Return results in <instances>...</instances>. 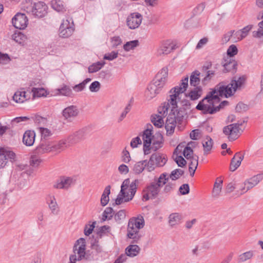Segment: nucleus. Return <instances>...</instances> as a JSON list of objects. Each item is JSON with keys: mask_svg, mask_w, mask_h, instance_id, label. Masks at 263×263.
Listing matches in <instances>:
<instances>
[{"mask_svg": "<svg viewBox=\"0 0 263 263\" xmlns=\"http://www.w3.org/2000/svg\"><path fill=\"white\" fill-rule=\"evenodd\" d=\"M245 81L244 76L234 77L227 86L217 85L201 100L196 108L204 114H213L218 111L217 106L220 101L219 97L228 98L233 96L237 89L241 88Z\"/></svg>", "mask_w": 263, "mask_h": 263, "instance_id": "1", "label": "nucleus"}, {"mask_svg": "<svg viewBox=\"0 0 263 263\" xmlns=\"http://www.w3.org/2000/svg\"><path fill=\"white\" fill-rule=\"evenodd\" d=\"M168 69L163 67L157 74L155 78L149 84L145 92V96L147 100L155 97L161 91L167 80Z\"/></svg>", "mask_w": 263, "mask_h": 263, "instance_id": "2", "label": "nucleus"}, {"mask_svg": "<svg viewBox=\"0 0 263 263\" xmlns=\"http://www.w3.org/2000/svg\"><path fill=\"white\" fill-rule=\"evenodd\" d=\"M138 183L137 179L131 182L129 179L124 180L121 185V191L115 200V204L120 205L132 200L136 193Z\"/></svg>", "mask_w": 263, "mask_h": 263, "instance_id": "3", "label": "nucleus"}, {"mask_svg": "<svg viewBox=\"0 0 263 263\" xmlns=\"http://www.w3.org/2000/svg\"><path fill=\"white\" fill-rule=\"evenodd\" d=\"M144 226V220L142 216L130 218L127 229V237L133 239L134 242L138 243L142 237L140 230L143 228Z\"/></svg>", "mask_w": 263, "mask_h": 263, "instance_id": "4", "label": "nucleus"}, {"mask_svg": "<svg viewBox=\"0 0 263 263\" xmlns=\"http://www.w3.org/2000/svg\"><path fill=\"white\" fill-rule=\"evenodd\" d=\"M47 6L42 2H33L32 1H26L23 5V9L28 14L36 17H42L46 13Z\"/></svg>", "mask_w": 263, "mask_h": 263, "instance_id": "5", "label": "nucleus"}, {"mask_svg": "<svg viewBox=\"0 0 263 263\" xmlns=\"http://www.w3.org/2000/svg\"><path fill=\"white\" fill-rule=\"evenodd\" d=\"M245 122L244 120L238 121L237 123L231 124L223 127V133L227 136L229 141H234L239 137L243 130L241 126Z\"/></svg>", "mask_w": 263, "mask_h": 263, "instance_id": "6", "label": "nucleus"}, {"mask_svg": "<svg viewBox=\"0 0 263 263\" xmlns=\"http://www.w3.org/2000/svg\"><path fill=\"white\" fill-rule=\"evenodd\" d=\"M86 241L83 238H80L76 242L73 249V254L70 256L71 262H76L84 258L86 254Z\"/></svg>", "mask_w": 263, "mask_h": 263, "instance_id": "7", "label": "nucleus"}, {"mask_svg": "<svg viewBox=\"0 0 263 263\" xmlns=\"http://www.w3.org/2000/svg\"><path fill=\"white\" fill-rule=\"evenodd\" d=\"M160 191V189L155 183L151 182L143 190L142 198L145 201L153 199L157 197Z\"/></svg>", "mask_w": 263, "mask_h": 263, "instance_id": "8", "label": "nucleus"}, {"mask_svg": "<svg viewBox=\"0 0 263 263\" xmlns=\"http://www.w3.org/2000/svg\"><path fill=\"white\" fill-rule=\"evenodd\" d=\"M74 30V24L71 18L63 20L59 29L60 36L63 38L68 37L72 34Z\"/></svg>", "mask_w": 263, "mask_h": 263, "instance_id": "9", "label": "nucleus"}, {"mask_svg": "<svg viewBox=\"0 0 263 263\" xmlns=\"http://www.w3.org/2000/svg\"><path fill=\"white\" fill-rule=\"evenodd\" d=\"M76 181L74 177L62 176L53 183V187L55 189L68 190L75 184Z\"/></svg>", "mask_w": 263, "mask_h": 263, "instance_id": "10", "label": "nucleus"}, {"mask_svg": "<svg viewBox=\"0 0 263 263\" xmlns=\"http://www.w3.org/2000/svg\"><path fill=\"white\" fill-rule=\"evenodd\" d=\"M153 126L151 124L147 125V128L143 132L142 139L143 140V151L145 155L149 153V147L152 144L153 137Z\"/></svg>", "mask_w": 263, "mask_h": 263, "instance_id": "11", "label": "nucleus"}, {"mask_svg": "<svg viewBox=\"0 0 263 263\" xmlns=\"http://www.w3.org/2000/svg\"><path fill=\"white\" fill-rule=\"evenodd\" d=\"M143 20L142 15L138 12L130 13L126 18V25L129 29L134 30L140 26Z\"/></svg>", "mask_w": 263, "mask_h": 263, "instance_id": "12", "label": "nucleus"}, {"mask_svg": "<svg viewBox=\"0 0 263 263\" xmlns=\"http://www.w3.org/2000/svg\"><path fill=\"white\" fill-rule=\"evenodd\" d=\"M79 109L76 105H70L64 108L62 112V116L65 120L72 122L79 114Z\"/></svg>", "mask_w": 263, "mask_h": 263, "instance_id": "13", "label": "nucleus"}, {"mask_svg": "<svg viewBox=\"0 0 263 263\" xmlns=\"http://www.w3.org/2000/svg\"><path fill=\"white\" fill-rule=\"evenodd\" d=\"M175 49V44L171 40L162 42L157 49V53L159 56H162L170 53Z\"/></svg>", "mask_w": 263, "mask_h": 263, "instance_id": "14", "label": "nucleus"}, {"mask_svg": "<svg viewBox=\"0 0 263 263\" xmlns=\"http://www.w3.org/2000/svg\"><path fill=\"white\" fill-rule=\"evenodd\" d=\"M15 154L14 152L5 148H0V168H4L8 163V160H14Z\"/></svg>", "mask_w": 263, "mask_h": 263, "instance_id": "15", "label": "nucleus"}, {"mask_svg": "<svg viewBox=\"0 0 263 263\" xmlns=\"http://www.w3.org/2000/svg\"><path fill=\"white\" fill-rule=\"evenodd\" d=\"M221 64L224 68L223 70L224 72L235 73L236 71L237 62L229 56L223 57Z\"/></svg>", "mask_w": 263, "mask_h": 263, "instance_id": "16", "label": "nucleus"}, {"mask_svg": "<svg viewBox=\"0 0 263 263\" xmlns=\"http://www.w3.org/2000/svg\"><path fill=\"white\" fill-rule=\"evenodd\" d=\"M28 18L24 13H18L12 19L13 26L19 29H24L28 25Z\"/></svg>", "mask_w": 263, "mask_h": 263, "instance_id": "17", "label": "nucleus"}, {"mask_svg": "<svg viewBox=\"0 0 263 263\" xmlns=\"http://www.w3.org/2000/svg\"><path fill=\"white\" fill-rule=\"evenodd\" d=\"M46 202L51 213L58 215L60 212V206L55 196L51 194H48L46 197Z\"/></svg>", "mask_w": 263, "mask_h": 263, "instance_id": "18", "label": "nucleus"}, {"mask_svg": "<svg viewBox=\"0 0 263 263\" xmlns=\"http://www.w3.org/2000/svg\"><path fill=\"white\" fill-rule=\"evenodd\" d=\"M173 88H172L170 91V96L169 99L167 100V102L166 104L170 106H172V110L171 111H177V103L178 100H179V95L180 94L176 91H174V92H172Z\"/></svg>", "mask_w": 263, "mask_h": 263, "instance_id": "19", "label": "nucleus"}, {"mask_svg": "<svg viewBox=\"0 0 263 263\" xmlns=\"http://www.w3.org/2000/svg\"><path fill=\"white\" fill-rule=\"evenodd\" d=\"M52 152L55 153H60L70 145L67 138L57 142H52Z\"/></svg>", "mask_w": 263, "mask_h": 263, "instance_id": "20", "label": "nucleus"}, {"mask_svg": "<svg viewBox=\"0 0 263 263\" xmlns=\"http://www.w3.org/2000/svg\"><path fill=\"white\" fill-rule=\"evenodd\" d=\"M85 131L86 129L83 128L79 130L77 132H76L73 134L69 136L67 138V139L69 143L70 144V145L74 143H76L78 142L79 141L82 140L86 135Z\"/></svg>", "mask_w": 263, "mask_h": 263, "instance_id": "21", "label": "nucleus"}, {"mask_svg": "<svg viewBox=\"0 0 263 263\" xmlns=\"http://www.w3.org/2000/svg\"><path fill=\"white\" fill-rule=\"evenodd\" d=\"M35 133L32 130H26L23 135V143L27 146L33 145L35 141Z\"/></svg>", "mask_w": 263, "mask_h": 263, "instance_id": "22", "label": "nucleus"}, {"mask_svg": "<svg viewBox=\"0 0 263 263\" xmlns=\"http://www.w3.org/2000/svg\"><path fill=\"white\" fill-rule=\"evenodd\" d=\"M36 151L40 154L52 152V142H47L42 140L40 144L36 147Z\"/></svg>", "mask_w": 263, "mask_h": 263, "instance_id": "23", "label": "nucleus"}, {"mask_svg": "<svg viewBox=\"0 0 263 263\" xmlns=\"http://www.w3.org/2000/svg\"><path fill=\"white\" fill-rule=\"evenodd\" d=\"M243 159V155L240 152L237 153L231 160L230 170L232 172L235 171L240 165Z\"/></svg>", "mask_w": 263, "mask_h": 263, "instance_id": "24", "label": "nucleus"}, {"mask_svg": "<svg viewBox=\"0 0 263 263\" xmlns=\"http://www.w3.org/2000/svg\"><path fill=\"white\" fill-rule=\"evenodd\" d=\"M262 177L261 174H257L251 178L246 179L245 182V185L247 186V189L249 190L256 185L262 180Z\"/></svg>", "mask_w": 263, "mask_h": 263, "instance_id": "25", "label": "nucleus"}, {"mask_svg": "<svg viewBox=\"0 0 263 263\" xmlns=\"http://www.w3.org/2000/svg\"><path fill=\"white\" fill-rule=\"evenodd\" d=\"M223 180L220 177L216 178L212 190V196L217 198L220 196L222 188Z\"/></svg>", "mask_w": 263, "mask_h": 263, "instance_id": "26", "label": "nucleus"}, {"mask_svg": "<svg viewBox=\"0 0 263 263\" xmlns=\"http://www.w3.org/2000/svg\"><path fill=\"white\" fill-rule=\"evenodd\" d=\"M168 218V222L169 225L173 227L179 224L181 222L183 217L182 214L180 213H173L169 215Z\"/></svg>", "mask_w": 263, "mask_h": 263, "instance_id": "27", "label": "nucleus"}, {"mask_svg": "<svg viewBox=\"0 0 263 263\" xmlns=\"http://www.w3.org/2000/svg\"><path fill=\"white\" fill-rule=\"evenodd\" d=\"M57 95H61L67 97H72L74 96L71 89L67 85H63L61 88H58L55 90Z\"/></svg>", "mask_w": 263, "mask_h": 263, "instance_id": "28", "label": "nucleus"}, {"mask_svg": "<svg viewBox=\"0 0 263 263\" xmlns=\"http://www.w3.org/2000/svg\"><path fill=\"white\" fill-rule=\"evenodd\" d=\"M152 148L157 151L163 146V137L161 134H157L153 137Z\"/></svg>", "mask_w": 263, "mask_h": 263, "instance_id": "29", "label": "nucleus"}, {"mask_svg": "<svg viewBox=\"0 0 263 263\" xmlns=\"http://www.w3.org/2000/svg\"><path fill=\"white\" fill-rule=\"evenodd\" d=\"M140 250V248L138 245H130L125 249V253L128 256L134 257L139 254Z\"/></svg>", "mask_w": 263, "mask_h": 263, "instance_id": "30", "label": "nucleus"}, {"mask_svg": "<svg viewBox=\"0 0 263 263\" xmlns=\"http://www.w3.org/2000/svg\"><path fill=\"white\" fill-rule=\"evenodd\" d=\"M29 97L27 94V92L25 91H19L16 92L13 97V100L16 103H23L25 101L29 99Z\"/></svg>", "mask_w": 263, "mask_h": 263, "instance_id": "31", "label": "nucleus"}, {"mask_svg": "<svg viewBox=\"0 0 263 263\" xmlns=\"http://www.w3.org/2000/svg\"><path fill=\"white\" fill-rule=\"evenodd\" d=\"M189 77L188 76L185 77L184 79L181 80V82L179 84V86H177L173 88L172 92L176 91L179 93H182L185 91L188 86Z\"/></svg>", "mask_w": 263, "mask_h": 263, "instance_id": "32", "label": "nucleus"}, {"mask_svg": "<svg viewBox=\"0 0 263 263\" xmlns=\"http://www.w3.org/2000/svg\"><path fill=\"white\" fill-rule=\"evenodd\" d=\"M202 95V89L199 86L191 90L186 96L190 98L191 100L195 101L198 99Z\"/></svg>", "mask_w": 263, "mask_h": 263, "instance_id": "33", "label": "nucleus"}, {"mask_svg": "<svg viewBox=\"0 0 263 263\" xmlns=\"http://www.w3.org/2000/svg\"><path fill=\"white\" fill-rule=\"evenodd\" d=\"M200 74L201 73L198 70H195L191 73L190 78V82L191 86L196 87L199 84Z\"/></svg>", "mask_w": 263, "mask_h": 263, "instance_id": "34", "label": "nucleus"}, {"mask_svg": "<svg viewBox=\"0 0 263 263\" xmlns=\"http://www.w3.org/2000/svg\"><path fill=\"white\" fill-rule=\"evenodd\" d=\"M169 177L167 176V174L164 173L161 174L158 178L155 177L153 182L155 183L157 186L161 189L166 183Z\"/></svg>", "mask_w": 263, "mask_h": 263, "instance_id": "35", "label": "nucleus"}, {"mask_svg": "<svg viewBox=\"0 0 263 263\" xmlns=\"http://www.w3.org/2000/svg\"><path fill=\"white\" fill-rule=\"evenodd\" d=\"M254 256V252L252 250L240 254L238 256L237 261L238 263H243L252 258Z\"/></svg>", "mask_w": 263, "mask_h": 263, "instance_id": "36", "label": "nucleus"}, {"mask_svg": "<svg viewBox=\"0 0 263 263\" xmlns=\"http://www.w3.org/2000/svg\"><path fill=\"white\" fill-rule=\"evenodd\" d=\"M151 156H154L155 157L156 159H155L154 158L153 160L155 161V164L157 166H163L167 161L165 156L159 153L154 154L152 155Z\"/></svg>", "mask_w": 263, "mask_h": 263, "instance_id": "37", "label": "nucleus"}, {"mask_svg": "<svg viewBox=\"0 0 263 263\" xmlns=\"http://www.w3.org/2000/svg\"><path fill=\"white\" fill-rule=\"evenodd\" d=\"M110 186L107 185L105 188L101 198V204L104 206L108 203L109 198V195L110 193Z\"/></svg>", "mask_w": 263, "mask_h": 263, "instance_id": "38", "label": "nucleus"}, {"mask_svg": "<svg viewBox=\"0 0 263 263\" xmlns=\"http://www.w3.org/2000/svg\"><path fill=\"white\" fill-rule=\"evenodd\" d=\"M162 116L157 115V114L153 115L151 116V122L156 127H161L164 124V121Z\"/></svg>", "mask_w": 263, "mask_h": 263, "instance_id": "39", "label": "nucleus"}, {"mask_svg": "<svg viewBox=\"0 0 263 263\" xmlns=\"http://www.w3.org/2000/svg\"><path fill=\"white\" fill-rule=\"evenodd\" d=\"M51 4L52 8L58 12L65 11L64 3L61 0H52Z\"/></svg>", "mask_w": 263, "mask_h": 263, "instance_id": "40", "label": "nucleus"}, {"mask_svg": "<svg viewBox=\"0 0 263 263\" xmlns=\"http://www.w3.org/2000/svg\"><path fill=\"white\" fill-rule=\"evenodd\" d=\"M13 40L19 44H24L27 40V36L21 32H15L12 36Z\"/></svg>", "mask_w": 263, "mask_h": 263, "instance_id": "41", "label": "nucleus"}, {"mask_svg": "<svg viewBox=\"0 0 263 263\" xmlns=\"http://www.w3.org/2000/svg\"><path fill=\"white\" fill-rule=\"evenodd\" d=\"M31 91L33 99L42 97H46L48 94L47 91L43 88H33Z\"/></svg>", "mask_w": 263, "mask_h": 263, "instance_id": "42", "label": "nucleus"}, {"mask_svg": "<svg viewBox=\"0 0 263 263\" xmlns=\"http://www.w3.org/2000/svg\"><path fill=\"white\" fill-rule=\"evenodd\" d=\"M145 160L139 161L135 164L133 171L135 174H139L146 168Z\"/></svg>", "mask_w": 263, "mask_h": 263, "instance_id": "43", "label": "nucleus"}, {"mask_svg": "<svg viewBox=\"0 0 263 263\" xmlns=\"http://www.w3.org/2000/svg\"><path fill=\"white\" fill-rule=\"evenodd\" d=\"M202 145L204 148V154H206L212 148L213 142L212 139L209 137H207L202 142Z\"/></svg>", "mask_w": 263, "mask_h": 263, "instance_id": "44", "label": "nucleus"}, {"mask_svg": "<svg viewBox=\"0 0 263 263\" xmlns=\"http://www.w3.org/2000/svg\"><path fill=\"white\" fill-rule=\"evenodd\" d=\"M104 64L105 62H98L93 63L89 66L88 72L89 73L96 72L101 69Z\"/></svg>", "mask_w": 263, "mask_h": 263, "instance_id": "45", "label": "nucleus"}, {"mask_svg": "<svg viewBox=\"0 0 263 263\" xmlns=\"http://www.w3.org/2000/svg\"><path fill=\"white\" fill-rule=\"evenodd\" d=\"M139 45V41L138 40H133L126 43L123 45V49L126 51H129L134 49Z\"/></svg>", "mask_w": 263, "mask_h": 263, "instance_id": "46", "label": "nucleus"}, {"mask_svg": "<svg viewBox=\"0 0 263 263\" xmlns=\"http://www.w3.org/2000/svg\"><path fill=\"white\" fill-rule=\"evenodd\" d=\"M173 112V114L171 115V114H169L167 118V119L166 120L165 124H173L176 125V119L179 118L180 117L179 116V112H177V115L175 114V110L172 111Z\"/></svg>", "mask_w": 263, "mask_h": 263, "instance_id": "47", "label": "nucleus"}, {"mask_svg": "<svg viewBox=\"0 0 263 263\" xmlns=\"http://www.w3.org/2000/svg\"><path fill=\"white\" fill-rule=\"evenodd\" d=\"M259 28L252 32L253 36L256 38H263V20L258 24Z\"/></svg>", "mask_w": 263, "mask_h": 263, "instance_id": "48", "label": "nucleus"}, {"mask_svg": "<svg viewBox=\"0 0 263 263\" xmlns=\"http://www.w3.org/2000/svg\"><path fill=\"white\" fill-rule=\"evenodd\" d=\"M155 158L156 159L154 156H151L149 160L148 161H147L145 160V164H146V169L147 170L148 172H151L154 171L155 168V167L157 166L155 164V161L153 160V159Z\"/></svg>", "mask_w": 263, "mask_h": 263, "instance_id": "49", "label": "nucleus"}, {"mask_svg": "<svg viewBox=\"0 0 263 263\" xmlns=\"http://www.w3.org/2000/svg\"><path fill=\"white\" fill-rule=\"evenodd\" d=\"M184 171L180 168H177L173 171L170 175V178L172 180H175L180 178V176L183 175Z\"/></svg>", "mask_w": 263, "mask_h": 263, "instance_id": "50", "label": "nucleus"}, {"mask_svg": "<svg viewBox=\"0 0 263 263\" xmlns=\"http://www.w3.org/2000/svg\"><path fill=\"white\" fill-rule=\"evenodd\" d=\"M206 6L205 2L198 4L193 9V13L194 15L201 14L204 10Z\"/></svg>", "mask_w": 263, "mask_h": 263, "instance_id": "51", "label": "nucleus"}, {"mask_svg": "<svg viewBox=\"0 0 263 263\" xmlns=\"http://www.w3.org/2000/svg\"><path fill=\"white\" fill-rule=\"evenodd\" d=\"M32 121H33L39 125H45L47 122V119L39 115H34L33 116H31V122Z\"/></svg>", "mask_w": 263, "mask_h": 263, "instance_id": "52", "label": "nucleus"}, {"mask_svg": "<svg viewBox=\"0 0 263 263\" xmlns=\"http://www.w3.org/2000/svg\"><path fill=\"white\" fill-rule=\"evenodd\" d=\"M192 143V142L189 143L184 148L183 150V155L187 159H189L192 158L193 152L192 149L189 146Z\"/></svg>", "mask_w": 263, "mask_h": 263, "instance_id": "53", "label": "nucleus"}, {"mask_svg": "<svg viewBox=\"0 0 263 263\" xmlns=\"http://www.w3.org/2000/svg\"><path fill=\"white\" fill-rule=\"evenodd\" d=\"M113 209L111 208H106L103 213L102 219L105 220L107 219H110L113 216Z\"/></svg>", "mask_w": 263, "mask_h": 263, "instance_id": "54", "label": "nucleus"}, {"mask_svg": "<svg viewBox=\"0 0 263 263\" xmlns=\"http://www.w3.org/2000/svg\"><path fill=\"white\" fill-rule=\"evenodd\" d=\"M227 54L226 56L232 58L233 57L236 55L238 53V49L235 45H231L227 50Z\"/></svg>", "mask_w": 263, "mask_h": 263, "instance_id": "55", "label": "nucleus"}, {"mask_svg": "<svg viewBox=\"0 0 263 263\" xmlns=\"http://www.w3.org/2000/svg\"><path fill=\"white\" fill-rule=\"evenodd\" d=\"M38 129L41 135L42 140L43 138L45 139L52 135L51 130L47 128L40 127Z\"/></svg>", "mask_w": 263, "mask_h": 263, "instance_id": "56", "label": "nucleus"}, {"mask_svg": "<svg viewBox=\"0 0 263 263\" xmlns=\"http://www.w3.org/2000/svg\"><path fill=\"white\" fill-rule=\"evenodd\" d=\"M118 51H112L111 52L105 53L103 59L108 61H112L118 57Z\"/></svg>", "mask_w": 263, "mask_h": 263, "instance_id": "57", "label": "nucleus"}, {"mask_svg": "<svg viewBox=\"0 0 263 263\" xmlns=\"http://www.w3.org/2000/svg\"><path fill=\"white\" fill-rule=\"evenodd\" d=\"M168 109V106L166 103H164L163 106L159 107L158 109L159 114L158 115L162 116L163 118L165 117L167 114Z\"/></svg>", "mask_w": 263, "mask_h": 263, "instance_id": "58", "label": "nucleus"}, {"mask_svg": "<svg viewBox=\"0 0 263 263\" xmlns=\"http://www.w3.org/2000/svg\"><path fill=\"white\" fill-rule=\"evenodd\" d=\"M10 61L11 59L8 54L0 52V64H7Z\"/></svg>", "mask_w": 263, "mask_h": 263, "instance_id": "59", "label": "nucleus"}, {"mask_svg": "<svg viewBox=\"0 0 263 263\" xmlns=\"http://www.w3.org/2000/svg\"><path fill=\"white\" fill-rule=\"evenodd\" d=\"M215 72L213 70H208L206 72V76L202 79V83L203 85H205L211 78L214 76Z\"/></svg>", "mask_w": 263, "mask_h": 263, "instance_id": "60", "label": "nucleus"}, {"mask_svg": "<svg viewBox=\"0 0 263 263\" xmlns=\"http://www.w3.org/2000/svg\"><path fill=\"white\" fill-rule=\"evenodd\" d=\"M122 43V39L119 36H115L111 39V44L112 48H117Z\"/></svg>", "mask_w": 263, "mask_h": 263, "instance_id": "61", "label": "nucleus"}, {"mask_svg": "<svg viewBox=\"0 0 263 263\" xmlns=\"http://www.w3.org/2000/svg\"><path fill=\"white\" fill-rule=\"evenodd\" d=\"M101 84L99 82L96 81L92 82L89 86V89L91 92H96L99 90Z\"/></svg>", "mask_w": 263, "mask_h": 263, "instance_id": "62", "label": "nucleus"}, {"mask_svg": "<svg viewBox=\"0 0 263 263\" xmlns=\"http://www.w3.org/2000/svg\"><path fill=\"white\" fill-rule=\"evenodd\" d=\"M253 26L252 25H249L239 30L241 34V36H242L243 39L245 38L248 35L249 32L252 29Z\"/></svg>", "mask_w": 263, "mask_h": 263, "instance_id": "63", "label": "nucleus"}, {"mask_svg": "<svg viewBox=\"0 0 263 263\" xmlns=\"http://www.w3.org/2000/svg\"><path fill=\"white\" fill-rule=\"evenodd\" d=\"M42 162L40 158L37 156H33L31 157L30 164L33 167H37Z\"/></svg>", "mask_w": 263, "mask_h": 263, "instance_id": "64", "label": "nucleus"}]
</instances>
